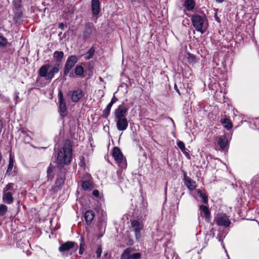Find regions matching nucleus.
Returning a JSON list of instances; mask_svg holds the SVG:
<instances>
[{
	"mask_svg": "<svg viewBox=\"0 0 259 259\" xmlns=\"http://www.w3.org/2000/svg\"><path fill=\"white\" fill-rule=\"evenodd\" d=\"M113 104V103H112V102H110L107 106H108V107H109L111 108Z\"/></svg>",
	"mask_w": 259,
	"mask_h": 259,
	"instance_id": "nucleus-43",
	"label": "nucleus"
},
{
	"mask_svg": "<svg viewBox=\"0 0 259 259\" xmlns=\"http://www.w3.org/2000/svg\"><path fill=\"white\" fill-rule=\"evenodd\" d=\"M225 0H215L216 2L218 3H223Z\"/></svg>",
	"mask_w": 259,
	"mask_h": 259,
	"instance_id": "nucleus-44",
	"label": "nucleus"
},
{
	"mask_svg": "<svg viewBox=\"0 0 259 259\" xmlns=\"http://www.w3.org/2000/svg\"><path fill=\"white\" fill-rule=\"evenodd\" d=\"M53 171V167L50 165L47 169L48 177L49 178L52 179L54 177V175H52Z\"/></svg>",
	"mask_w": 259,
	"mask_h": 259,
	"instance_id": "nucleus-32",
	"label": "nucleus"
},
{
	"mask_svg": "<svg viewBox=\"0 0 259 259\" xmlns=\"http://www.w3.org/2000/svg\"><path fill=\"white\" fill-rule=\"evenodd\" d=\"M102 252V248H101V246L98 247V248H97V250L96 251V254H97V257H100L101 256Z\"/></svg>",
	"mask_w": 259,
	"mask_h": 259,
	"instance_id": "nucleus-37",
	"label": "nucleus"
},
{
	"mask_svg": "<svg viewBox=\"0 0 259 259\" xmlns=\"http://www.w3.org/2000/svg\"><path fill=\"white\" fill-rule=\"evenodd\" d=\"M16 7L17 8H19L20 7V4H18V6H16Z\"/></svg>",
	"mask_w": 259,
	"mask_h": 259,
	"instance_id": "nucleus-48",
	"label": "nucleus"
},
{
	"mask_svg": "<svg viewBox=\"0 0 259 259\" xmlns=\"http://www.w3.org/2000/svg\"><path fill=\"white\" fill-rule=\"evenodd\" d=\"M84 95L83 91L81 89H77L72 92L71 99L73 102H78Z\"/></svg>",
	"mask_w": 259,
	"mask_h": 259,
	"instance_id": "nucleus-11",
	"label": "nucleus"
},
{
	"mask_svg": "<svg viewBox=\"0 0 259 259\" xmlns=\"http://www.w3.org/2000/svg\"><path fill=\"white\" fill-rule=\"evenodd\" d=\"M3 128V123L1 120H0V132L2 131Z\"/></svg>",
	"mask_w": 259,
	"mask_h": 259,
	"instance_id": "nucleus-42",
	"label": "nucleus"
},
{
	"mask_svg": "<svg viewBox=\"0 0 259 259\" xmlns=\"http://www.w3.org/2000/svg\"><path fill=\"white\" fill-rule=\"evenodd\" d=\"M117 101V98L114 96L113 97V98H112L110 102H112V103L114 104Z\"/></svg>",
	"mask_w": 259,
	"mask_h": 259,
	"instance_id": "nucleus-40",
	"label": "nucleus"
},
{
	"mask_svg": "<svg viewBox=\"0 0 259 259\" xmlns=\"http://www.w3.org/2000/svg\"><path fill=\"white\" fill-rule=\"evenodd\" d=\"M94 54V50L91 48L89 50V51L85 55L84 58L85 59H90L93 57Z\"/></svg>",
	"mask_w": 259,
	"mask_h": 259,
	"instance_id": "nucleus-28",
	"label": "nucleus"
},
{
	"mask_svg": "<svg viewBox=\"0 0 259 259\" xmlns=\"http://www.w3.org/2000/svg\"><path fill=\"white\" fill-rule=\"evenodd\" d=\"M19 98V97H18V94H17L16 96L15 97V100H17V99Z\"/></svg>",
	"mask_w": 259,
	"mask_h": 259,
	"instance_id": "nucleus-46",
	"label": "nucleus"
},
{
	"mask_svg": "<svg viewBox=\"0 0 259 259\" xmlns=\"http://www.w3.org/2000/svg\"><path fill=\"white\" fill-rule=\"evenodd\" d=\"M8 210V207L3 204H0V217L4 215Z\"/></svg>",
	"mask_w": 259,
	"mask_h": 259,
	"instance_id": "nucleus-25",
	"label": "nucleus"
},
{
	"mask_svg": "<svg viewBox=\"0 0 259 259\" xmlns=\"http://www.w3.org/2000/svg\"><path fill=\"white\" fill-rule=\"evenodd\" d=\"M184 181L185 185L190 190H193L196 188V185L195 182L187 177L186 174L184 175Z\"/></svg>",
	"mask_w": 259,
	"mask_h": 259,
	"instance_id": "nucleus-12",
	"label": "nucleus"
},
{
	"mask_svg": "<svg viewBox=\"0 0 259 259\" xmlns=\"http://www.w3.org/2000/svg\"><path fill=\"white\" fill-rule=\"evenodd\" d=\"M184 6L188 11H191L194 8L195 3L193 0H186Z\"/></svg>",
	"mask_w": 259,
	"mask_h": 259,
	"instance_id": "nucleus-20",
	"label": "nucleus"
},
{
	"mask_svg": "<svg viewBox=\"0 0 259 259\" xmlns=\"http://www.w3.org/2000/svg\"><path fill=\"white\" fill-rule=\"evenodd\" d=\"M58 100L59 104V109L61 112L60 114L62 116L66 115L67 108L66 105V101L64 98L63 93L61 90H59L58 92Z\"/></svg>",
	"mask_w": 259,
	"mask_h": 259,
	"instance_id": "nucleus-8",
	"label": "nucleus"
},
{
	"mask_svg": "<svg viewBox=\"0 0 259 259\" xmlns=\"http://www.w3.org/2000/svg\"><path fill=\"white\" fill-rule=\"evenodd\" d=\"M82 187L84 190H91L92 189V184L90 181H84L82 183Z\"/></svg>",
	"mask_w": 259,
	"mask_h": 259,
	"instance_id": "nucleus-24",
	"label": "nucleus"
},
{
	"mask_svg": "<svg viewBox=\"0 0 259 259\" xmlns=\"http://www.w3.org/2000/svg\"><path fill=\"white\" fill-rule=\"evenodd\" d=\"M200 209L201 213L203 212L204 214L205 218L207 221H209L210 219V213L206 206L201 205L200 206Z\"/></svg>",
	"mask_w": 259,
	"mask_h": 259,
	"instance_id": "nucleus-18",
	"label": "nucleus"
},
{
	"mask_svg": "<svg viewBox=\"0 0 259 259\" xmlns=\"http://www.w3.org/2000/svg\"><path fill=\"white\" fill-rule=\"evenodd\" d=\"M93 195L96 197H98L99 195V192L97 190H94L93 192Z\"/></svg>",
	"mask_w": 259,
	"mask_h": 259,
	"instance_id": "nucleus-39",
	"label": "nucleus"
},
{
	"mask_svg": "<svg viewBox=\"0 0 259 259\" xmlns=\"http://www.w3.org/2000/svg\"><path fill=\"white\" fill-rule=\"evenodd\" d=\"M74 245V242L72 241H68L61 244V245L59 248V250L60 252H65L73 248Z\"/></svg>",
	"mask_w": 259,
	"mask_h": 259,
	"instance_id": "nucleus-13",
	"label": "nucleus"
},
{
	"mask_svg": "<svg viewBox=\"0 0 259 259\" xmlns=\"http://www.w3.org/2000/svg\"><path fill=\"white\" fill-rule=\"evenodd\" d=\"M59 64L52 66L49 64L42 66L38 70L39 75L44 77L46 80H51L54 77V74L59 71Z\"/></svg>",
	"mask_w": 259,
	"mask_h": 259,
	"instance_id": "nucleus-4",
	"label": "nucleus"
},
{
	"mask_svg": "<svg viewBox=\"0 0 259 259\" xmlns=\"http://www.w3.org/2000/svg\"><path fill=\"white\" fill-rule=\"evenodd\" d=\"M135 250L132 247H128L126 248L121 255L120 259H130V254Z\"/></svg>",
	"mask_w": 259,
	"mask_h": 259,
	"instance_id": "nucleus-19",
	"label": "nucleus"
},
{
	"mask_svg": "<svg viewBox=\"0 0 259 259\" xmlns=\"http://www.w3.org/2000/svg\"><path fill=\"white\" fill-rule=\"evenodd\" d=\"M110 110H111V108L108 107V106H107L104 111L103 116L104 117L107 118L108 116V115H109V113L110 112Z\"/></svg>",
	"mask_w": 259,
	"mask_h": 259,
	"instance_id": "nucleus-34",
	"label": "nucleus"
},
{
	"mask_svg": "<svg viewBox=\"0 0 259 259\" xmlns=\"http://www.w3.org/2000/svg\"><path fill=\"white\" fill-rule=\"evenodd\" d=\"M3 200L4 202L7 204H11L13 202L12 194L10 192H4L3 195Z\"/></svg>",
	"mask_w": 259,
	"mask_h": 259,
	"instance_id": "nucleus-17",
	"label": "nucleus"
},
{
	"mask_svg": "<svg viewBox=\"0 0 259 259\" xmlns=\"http://www.w3.org/2000/svg\"><path fill=\"white\" fill-rule=\"evenodd\" d=\"M95 217V213L93 210H88L84 213V219L87 225H90Z\"/></svg>",
	"mask_w": 259,
	"mask_h": 259,
	"instance_id": "nucleus-14",
	"label": "nucleus"
},
{
	"mask_svg": "<svg viewBox=\"0 0 259 259\" xmlns=\"http://www.w3.org/2000/svg\"><path fill=\"white\" fill-rule=\"evenodd\" d=\"M64 56V53L62 51H55L53 54V58L57 62H61Z\"/></svg>",
	"mask_w": 259,
	"mask_h": 259,
	"instance_id": "nucleus-22",
	"label": "nucleus"
},
{
	"mask_svg": "<svg viewBox=\"0 0 259 259\" xmlns=\"http://www.w3.org/2000/svg\"><path fill=\"white\" fill-rule=\"evenodd\" d=\"M72 158V148L69 141H66L63 146L59 149L57 162L59 165L63 166L70 164Z\"/></svg>",
	"mask_w": 259,
	"mask_h": 259,
	"instance_id": "nucleus-1",
	"label": "nucleus"
},
{
	"mask_svg": "<svg viewBox=\"0 0 259 259\" xmlns=\"http://www.w3.org/2000/svg\"><path fill=\"white\" fill-rule=\"evenodd\" d=\"M144 223L140 220H133L131 221V228L134 232L137 240L139 241L141 237V231L143 230Z\"/></svg>",
	"mask_w": 259,
	"mask_h": 259,
	"instance_id": "nucleus-6",
	"label": "nucleus"
},
{
	"mask_svg": "<svg viewBox=\"0 0 259 259\" xmlns=\"http://www.w3.org/2000/svg\"><path fill=\"white\" fill-rule=\"evenodd\" d=\"M141 257V254L139 252L132 254H130V259H140Z\"/></svg>",
	"mask_w": 259,
	"mask_h": 259,
	"instance_id": "nucleus-33",
	"label": "nucleus"
},
{
	"mask_svg": "<svg viewBox=\"0 0 259 259\" xmlns=\"http://www.w3.org/2000/svg\"><path fill=\"white\" fill-rule=\"evenodd\" d=\"M132 4L134 5H137L140 3V0H131Z\"/></svg>",
	"mask_w": 259,
	"mask_h": 259,
	"instance_id": "nucleus-38",
	"label": "nucleus"
},
{
	"mask_svg": "<svg viewBox=\"0 0 259 259\" xmlns=\"http://www.w3.org/2000/svg\"><path fill=\"white\" fill-rule=\"evenodd\" d=\"M191 21L197 31L203 34L207 30L208 22L205 15L194 14L191 17Z\"/></svg>",
	"mask_w": 259,
	"mask_h": 259,
	"instance_id": "nucleus-3",
	"label": "nucleus"
},
{
	"mask_svg": "<svg viewBox=\"0 0 259 259\" xmlns=\"http://www.w3.org/2000/svg\"><path fill=\"white\" fill-rule=\"evenodd\" d=\"M77 61V59L74 56H71L67 59L64 67V75H66L69 73V71L76 63Z\"/></svg>",
	"mask_w": 259,
	"mask_h": 259,
	"instance_id": "nucleus-9",
	"label": "nucleus"
},
{
	"mask_svg": "<svg viewBox=\"0 0 259 259\" xmlns=\"http://www.w3.org/2000/svg\"><path fill=\"white\" fill-rule=\"evenodd\" d=\"M127 108L125 106L121 105L114 111V121L118 131H125L128 126V121L126 117Z\"/></svg>",
	"mask_w": 259,
	"mask_h": 259,
	"instance_id": "nucleus-2",
	"label": "nucleus"
},
{
	"mask_svg": "<svg viewBox=\"0 0 259 259\" xmlns=\"http://www.w3.org/2000/svg\"><path fill=\"white\" fill-rule=\"evenodd\" d=\"M112 156L115 161L118 163L119 166L122 168L126 167V162L125 158L121 151L120 149L117 147H114L112 150Z\"/></svg>",
	"mask_w": 259,
	"mask_h": 259,
	"instance_id": "nucleus-5",
	"label": "nucleus"
},
{
	"mask_svg": "<svg viewBox=\"0 0 259 259\" xmlns=\"http://www.w3.org/2000/svg\"><path fill=\"white\" fill-rule=\"evenodd\" d=\"M99 92H101V93H102V97H103V96H104V94H103V91H102L99 90Z\"/></svg>",
	"mask_w": 259,
	"mask_h": 259,
	"instance_id": "nucleus-45",
	"label": "nucleus"
},
{
	"mask_svg": "<svg viewBox=\"0 0 259 259\" xmlns=\"http://www.w3.org/2000/svg\"><path fill=\"white\" fill-rule=\"evenodd\" d=\"M214 222L218 226H222L225 227H228L230 221L228 216L225 213H220L214 218Z\"/></svg>",
	"mask_w": 259,
	"mask_h": 259,
	"instance_id": "nucleus-7",
	"label": "nucleus"
},
{
	"mask_svg": "<svg viewBox=\"0 0 259 259\" xmlns=\"http://www.w3.org/2000/svg\"><path fill=\"white\" fill-rule=\"evenodd\" d=\"M76 75L81 76L83 73V68L81 66H77L75 69Z\"/></svg>",
	"mask_w": 259,
	"mask_h": 259,
	"instance_id": "nucleus-27",
	"label": "nucleus"
},
{
	"mask_svg": "<svg viewBox=\"0 0 259 259\" xmlns=\"http://www.w3.org/2000/svg\"><path fill=\"white\" fill-rule=\"evenodd\" d=\"M64 27V25L63 23H61L59 24V28H60L61 29H63Z\"/></svg>",
	"mask_w": 259,
	"mask_h": 259,
	"instance_id": "nucleus-41",
	"label": "nucleus"
},
{
	"mask_svg": "<svg viewBox=\"0 0 259 259\" xmlns=\"http://www.w3.org/2000/svg\"><path fill=\"white\" fill-rule=\"evenodd\" d=\"M14 165V160L12 158L10 157V160L9 163L8 167L7 170V172H11Z\"/></svg>",
	"mask_w": 259,
	"mask_h": 259,
	"instance_id": "nucleus-29",
	"label": "nucleus"
},
{
	"mask_svg": "<svg viewBox=\"0 0 259 259\" xmlns=\"http://www.w3.org/2000/svg\"><path fill=\"white\" fill-rule=\"evenodd\" d=\"M197 192L199 195L200 197H201L203 200V202L205 203H207L208 202V198L207 196L202 193L200 189H197Z\"/></svg>",
	"mask_w": 259,
	"mask_h": 259,
	"instance_id": "nucleus-26",
	"label": "nucleus"
},
{
	"mask_svg": "<svg viewBox=\"0 0 259 259\" xmlns=\"http://www.w3.org/2000/svg\"><path fill=\"white\" fill-rule=\"evenodd\" d=\"M8 44L7 39L4 36L0 35V46L5 47Z\"/></svg>",
	"mask_w": 259,
	"mask_h": 259,
	"instance_id": "nucleus-31",
	"label": "nucleus"
},
{
	"mask_svg": "<svg viewBox=\"0 0 259 259\" xmlns=\"http://www.w3.org/2000/svg\"><path fill=\"white\" fill-rule=\"evenodd\" d=\"M221 123L224 125L225 128L227 130H230L232 127V123L230 121V119L226 118L221 119Z\"/></svg>",
	"mask_w": 259,
	"mask_h": 259,
	"instance_id": "nucleus-23",
	"label": "nucleus"
},
{
	"mask_svg": "<svg viewBox=\"0 0 259 259\" xmlns=\"http://www.w3.org/2000/svg\"><path fill=\"white\" fill-rule=\"evenodd\" d=\"M22 136L23 137H25V141L26 142H29L30 139H31V137L30 136L27 134V132H24V131H22Z\"/></svg>",
	"mask_w": 259,
	"mask_h": 259,
	"instance_id": "nucleus-35",
	"label": "nucleus"
},
{
	"mask_svg": "<svg viewBox=\"0 0 259 259\" xmlns=\"http://www.w3.org/2000/svg\"><path fill=\"white\" fill-rule=\"evenodd\" d=\"M186 57L188 62L190 65H194L197 62V59L196 58L195 55L190 53L187 54Z\"/></svg>",
	"mask_w": 259,
	"mask_h": 259,
	"instance_id": "nucleus-21",
	"label": "nucleus"
},
{
	"mask_svg": "<svg viewBox=\"0 0 259 259\" xmlns=\"http://www.w3.org/2000/svg\"><path fill=\"white\" fill-rule=\"evenodd\" d=\"M92 10L94 15H98L100 13L99 0H92Z\"/></svg>",
	"mask_w": 259,
	"mask_h": 259,
	"instance_id": "nucleus-16",
	"label": "nucleus"
},
{
	"mask_svg": "<svg viewBox=\"0 0 259 259\" xmlns=\"http://www.w3.org/2000/svg\"><path fill=\"white\" fill-rule=\"evenodd\" d=\"M218 143L220 148L224 149L227 146L228 140L225 135H222L219 137Z\"/></svg>",
	"mask_w": 259,
	"mask_h": 259,
	"instance_id": "nucleus-15",
	"label": "nucleus"
},
{
	"mask_svg": "<svg viewBox=\"0 0 259 259\" xmlns=\"http://www.w3.org/2000/svg\"><path fill=\"white\" fill-rule=\"evenodd\" d=\"M14 184L13 183L8 184L4 188V191L7 192L8 190H11L13 189Z\"/></svg>",
	"mask_w": 259,
	"mask_h": 259,
	"instance_id": "nucleus-36",
	"label": "nucleus"
},
{
	"mask_svg": "<svg viewBox=\"0 0 259 259\" xmlns=\"http://www.w3.org/2000/svg\"><path fill=\"white\" fill-rule=\"evenodd\" d=\"M95 32V29L94 28L93 24L91 23H86L83 31V39H87L90 38Z\"/></svg>",
	"mask_w": 259,
	"mask_h": 259,
	"instance_id": "nucleus-10",
	"label": "nucleus"
},
{
	"mask_svg": "<svg viewBox=\"0 0 259 259\" xmlns=\"http://www.w3.org/2000/svg\"><path fill=\"white\" fill-rule=\"evenodd\" d=\"M177 146L179 148L182 150V152H184L185 151L186 148L185 144L183 142L181 141H178L177 142Z\"/></svg>",
	"mask_w": 259,
	"mask_h": 259,
	"instance_id": "nucleus-30",
	"label": "nucleus"
},
{
	"mask_svg": "<svg viewBox=\"0 0 259 259\" xmlns=\"http://www.w3.org/2000/svg\"><path fill=\"white\" fill-rule=\"evenodd\" d=\"M17 1L18 3L20 2L19 0H14V3L15 4L16 2Z\"/></svg>",
	"mask_w": 259,
	"mask_h": 259,
	"instance_id": "nucleus-47",
	"label": "nucleus"
}]
</instances>
